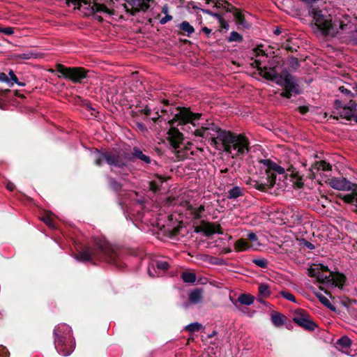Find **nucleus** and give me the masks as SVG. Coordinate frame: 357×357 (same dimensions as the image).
<instances>
[{"instance_id":"ddd939ff","label":"nucleus","mask_w":357,"mask_h":357,"mask_svg":"<svg viewBox=\"0 0 357 357\" xmlns=\"http://www.w3.org/2000/svg\"><path fill=\"white\" fill-rule=\"evenodd\" d=\"M331 166L329 163L324 160L316 162L310 168V171L314 177L319 172V171L328 172L331 170Z\"/></svg>"},{"instance_id":"1a4fd4ad","label":"nucleus","mask_w":357,"mask_h":357,"mask_svg":"<svg viewBox=\"0 0 357 357\" xmlns=\"http://www.w3.org/2000/svg\"><path fill=\"white\" fill-rule=\"evenodd\" d=\"M56 71L64 78L69 79L73 82H81L86 77V71L82 68L66 67L62 64L56 65Z\"/></svg>"},{"instance_id":"4468645a","label":"nucleus","mask_w":357,"mask_h":357,"mask_svg":"<svg viewBox=\"0 0 357 357\" xmlns=\"http://www.w3.org/2000/svg\"><path fill=\"white\" fill-rule=\"evenodd\" d=\"M169 264L165 261H157L155 264H152L153 269L155 270L156 268L159 272L157 274V276H160L161 274L165 273L169 268ZM148 273L151 277H155L156 275L152 273L151 268L149 267L148 269Z\"/></svg>"},{"instance_id":"e2e57ef3","label":"nucleus","mask_w":357,"mask_h":357,"mask_svg":"<svg viewBox=\"0 0 357 357\" xmlns=\"http://www.w3.org/2000/svg\"><path fill=\"white\" fill-rule=\"evenodd\" d=\"M7 188H8V190H10V191H13V189H14V185H13V184H8V185H7Z\"/></svg>"},{"instance_id":"69168bd1","label":"nucleus","mask_w":357,"mask_h":357,"mask_svg":"<svg viewBox=\"0 0 357 357\" xmlns=\"http://www.w3.org/2000/svg\"><path fill=\"white\" fill-rule=\"evenodd\" d=\"M160 116L158 115V112H156L154 116H153L151 119L153 121H155L156 119H159Z\"/></svg>"},{"instance_id":"5fc2aeb1","label":"nucleus","mask_w":357,"mask_h":357,"mask_svg":"<svg viewBox=\"0 0 357 357\" xmlns=\"http://www.w3.org/2000/svg\"><path fill=\"white\" fill-rule=\"evenodd\" d=\"M137 126L142 131H144V130H146V126L142 123H137Z\"/></svg>"},{"instance_id":"49530a36","label":"nucleus","mask_w":357,"mask_h":357,"mask_svg":"<svg viewBox=\"0 0 357 357\" xmlns=\"http://www.w3.org/2000/svg\"><path fill=\"white\" fill-rule=\"evenodd\" d=\"M248 238L252 242H257V236L253 232H250L248 234Z\"/></svg>"},{"instance_id":"39448f33","label":"nucleus","mask_w":357,"mask_h":357,"mask_svg":"<svg viewBox=\"0 0 357 357\" xmlns=\"http://www.w3.org/2000/svg\"><path fill=\"white\" fill-rule=\"evenodd\" d=\"M54 346L58 353L69 356L74 350L75 342L70 326L66 324H58L54 329Z\"/></svg>"},{"instance_id":"3c124183","label":"nucleus","mask_w":357,"mask_h":357,"mask_svg":"<svg viewBox=\"0 0 357 357\" xmlns=\"http://www.w3.org/2000/svg\"><path fill=\"white\" fill-rule=\"evenodd\" d=\"M290 63L294 68H296L298 66V59L295 57H292L290 60Z\"/></svg>"},{"instance_id":"4be33fe9","label":"nucleus","mask_w":357,"mask_h":357,"mask_svg":"<svg viewBox=\"0 0 357 357\" xmlns=\"http://www.w3.org/2000/svg\"><path fill=\"white\" fill-rule=\"evenodd\" d=\"M259 296L266 298L271 296V291L270 286L266 283H261L258 287Z\"/></svg>"},{"instance_id":"9b49d317","label":"nucleus","mask_w":357,"mask_h":357,"mask_svg":"<svg viewBox=\"0 0 357 357\" xmlns=\"http://www.w3.org/2000/svg\"><path fill=\"white\" fill-rule=\"evenodd\" d=\"M329 184L331 188L338 190L357 191V185L353 183L345 178H333Z\"/></svg>"},{"instance_id":"aec40b11","label":"nucleus","mask_w":357,"mask_h":357,"mask_svg":"<svg viewBox=\"0 0 357 357\" xmlns=\"http://www.w3.org/2000/svg\"><path fill=\"white\" fill-rule=\"evenodd\" d=\"M237 301L241 305H251L255 301V297L250 294H241L239 295Z\"/></svg>"},{"instance_id":"a18cd8bd","label":"nucleus","mask_w":357,"mask_h":357,"mask_svg":"<svg viewBox=\"0 0 357 357\" xmlns=\"http://www.w3.org/2000/svg\"><path fill=\"white\" fill-rule=\"evenodd\" d=\"M172 20V16L171 15H169V14H167L165 15V17H162L160 20V23L161 24H166L167 22L169 21H171Z\"/></svg>"},{"instance_id":"20e7f679","label":"nucleus","mask_w":357,"mask_h":357,"mask_svg":"<svg viewBox=\"0 0 357 357\" xmlns=\"http://www.w3.org/2000/svg\"><path fill=\"white\" fill-rule=\"evenodd\" d=\"M260 168L264 170L266 175V181H259L252 178L245 180L246 184L261 191H265L267 188L273 187L275 183L277 174H284L285 169L269 159L259 161Z\"/></svg>"},{"instance_id":"412c9836","label":"nucleus","mask_w":357,"mask_h":357,"mask_svg":"<svg viewBox=\"0 0 357 357\" xmlns=\"http://www.w3.org/2000/svg\"><path fill=\"white\" fill-rule=\"evenodd\" d=\"M132 155L142 160L145 164L151 163V158L149 156L143 153V152L137 147H134L132 150Z\"/></svg>"},{"instance_id":"ea45409f","label":"nucleus","mask_w":357,"mask_h":357,"mask_svg":"<svg viewBox=\"0 0 357 357\" xmlns=\"http://www.w3.org/2000/svg\"><path fill=\"white\" fill-rule=\"evenodd\" d=\"M343 199L347 203H357V192L344 195Z\"/></svg>"},{"instance_id":"473e14b6","label":"nucleus","mask_w":357,"mask_h":357,"mask_svg":"<svg viewBox=\"0 0 357 357\" xmlns=\"http://www.w3.org/2000/svg\"><path fill=\"white\" fill-rule=\"evenodd\" d=\"M163 183V180L160 177L157 181H153L149 183V188L153 192H156L160 190V185Z\"/></svg>"},{"instance_id":"680f3d73","label":"nucleus","mask_w":357,"mask_h":357,"mask_svg":"<svg viewBox=\"0 0 357 357\" xmlns=\"http://www.w3.org/2000/svg\"><path fill=\"white\" fill-rule=\"evenodd\" d=\"M257 300H258V301H259V303H261V304H263V305H267V302H266V301H265L264 299H262V298H261H261H259Z\"/></svg>"},{"instance_id":"f03ea898","label":"nucleus","mask_w":357,"mask_h":357,"mask_svg":"<svg viewBox=\"0 0 357 357\" xmlns=\"http://www.w3.org/2000/svg\"><path fill=\"white\" fill-rule=\"evenodd\" d=\"M252 66L257 68L259 73L266 79L284 88V91L281 93L282 96L289 98L291 93L296 94L300 93L298 84L288 72L280 75L278 73L275 67L262 66V61L260 59H256Z\"/></svg>"},{"instance_id":"cd10ccee","label":"nucleus","mask_w":357,"mask_h":357,"mask_svg":"<svg viewBox=\"0 0 357 357\" xmlns=\"http://www.w3.org/2000/svg\"><path fill=\"white\" fill-rule=\"evenodd\" d=\"M179 28L183 32H185L188 36H190L192 33H194L195 29L190 24V23L187 21H183L179 24Z\"/></svg>"},{"instance_id":"2f4dec72","label":"nucleus","mask_w":357,"mask_h":357,"mask_svg":"<svg viewBox=\"0 0 357 357\" xmlns=\"http://www.w3.org/2000/svg\"><path fill=\"white\" fill-rule=\"evenodd\" d=\"M214 18H215L218 20V22L222 29H224L226 30L229 29V25L228 22L225 20V18L223 17V16L222 15L217 13V15H214Z\"/></svg>"},{"instance_id":"864d4df0","label":"nucleus","mask_w":357,"mask_h":357,"mask_svg":"<svg viewBox=\"0 0 357 357\" xmlns=\"http://www.w3.org/2000/svg\"><path fill=\"white\" fill-rule=\"evenodd\" d=\"M202 31L205 33L206 34L207 36H208L209 34H211V29L206 27V26H204L202 29Z\"/></svg>"},{"instance_id":"338daca9","label":"nucleus","mask_w":357,"mask_h":357,"mask_svg":"<svg viewBox=\"0 0 357 357\" xmlns=\"http://www.w3.org/2000/svg\"><path fill=\"white\" fill-rule=\"evenodd\" d=\"M307 248H310V249H314V245H312V243H307Z\"/></svg>"},{"instance_id":"c03bdc74","label":"nucleus","mask_w":357,"mask_h":357,"mask_svg":"<svg viewBox=\"0 0 357 357\" xmlns=\"http://www.w3.org/2000/svg\"><path fill=\"white\" fill-rule=\"evenodd\" d=\"M339 91L345 96H348L349 97H353L354 94L347 89L344 86L339 87Z\"/></svg>"},{"instance_id":"6ab92c4d","label":"nucleus","mask_w":357,"mask_h":357,"mask_svg":"<svg viewBox=\"0 0 357 357\" xmlns=\"http://www.w3.org/2000/svg\"><path fill=\"white\" fill-rule=\"evenodd\" d=\"M271 319L275 326L279 327L285 323L287 318L284 315L275 312L271 314Z\"/></svg>"},{"instance_id":"f257e3e1","label":"nucleus","mask_w":357,"mask_h":357,"mask_svg":"<svg viewBox=\"0 0 357 357\" xmlns=\"http://www.w3.org/2000/svg\"><path fill=\"white\" fill-rule=\"evenodd\" d=\"M169 123L172 126L177 123L176 126H181L183 131L192 134L195 137L211 141V144H215L217 139H219L225 151L233 158H242L249 151L250 143L244 135L222 130L202 117L201 114L193 113L188 108L178 109Z\"/></svg>"},{"instance_id":"a878e982","label":"nucleus","mask_w":357,"mask_h":357,"mask_svg":"<svg viewBox=\"0 0 357 357\" xmlns=\"http://www.w3.org/2000/svg\"><path fill=\"white\" fill-rule=\"evenodd\" d=\"M243 195L241 188L238 186L231 188L227 192V198L229 199H236Z\"/></svg>"},{"instance_id":"c756f323","label":"nucleus","mask_w":357,"mask_h":357,"mask_svg":"<svg viewBox=\"0 0 357 357\" xmlns=\"http://www.w3.org/2000/svg\"><path fill=\"white\" fill-rule=\"evenodd\" d=\"M346 281V278L342 274H338L333 278V282L336 287L342 288Z\"/></svg>"},{"instance_id":"de8ad7c7","label":"nucleus","mask_w":357,"mask_h":357,"mask_svg":"<svg viewBox=\"0 0 357 357\" xmlns=\"http://www.w3.org/2000/svg\"><path fill=\"white\" fill-rule=\"evenodd\" d=\"M0 81L1 82H6V83H10V79L8 77V76L3 73H0Z\"/></svg>"},{"instance_id":"dca6fc26","label":"nucleus","mask_w":357,"mask_h":357,"mask_svg":"<svg viewBox=\"0 0 357 357\" xmlns=\"http://www.w3.org/2000/svg\"><path fill=\"white\" fill-rule=\"evenodd\" d=\"M204 210V206L202 205L192 206L189 204L187 207L188 213L190 214L193 219L200 218Z\"/></svg>"},{"instance_id":"6e6d98bb","label":"nucleus","mask_w":357,"mask_h":357,"mask_svg":"<svg viewBox=\"0 0 357 357\" xmlns=\"http://www.w3.org/2000/svg\"><path fill=\"white\" fill-rule=\"evenodd\" d=\"M0 353L3 355V357H7L8 351L5 347H0Z\"/></svg>"},{"instance_id":"f8f14e48","label":"nucleus","mask_w":357,"mask_h":357,"mask_svg":"<svg viewBox=\"0 0 357 357\" xmlns=\"http://www.w3.org/2000/svg\"><path fill=\"white\" fill-rule=\"evenodd\" d=\"M135 12L145 11L149 8L151 0H126Z\"/></svg>"},{"instance_id":"37998d69","label":"nucleus","mask_w":357,"mask_h":357,"mask_svg":"<svg viewBox=\"0 0 357 357\" xmlns=\"http://www.w3.org/2000/svg\"><path fill=\"white\" fill-rule=\"evenodd\" d=\"M347 109L351 110L352 112L354 113V112L356 109L357 105L355 102V101L351 100L347 105L344 106Z\"/></svg>"},{"instance_id":"0e129e2a","label":"nucleus","mask_w":357,"mask_h":357,"mask_svg":"<svg viewBox=\"0 0 357 357\" xmlns=\"http://www.w3.org/2000/svg\"><path fill=\"white\" fill-rule=\"evenodd\" d=\"M231 252L230 248H224L222 251V253H229Z\"/></svg>"},{"instance_id":"423d86ee","label":"nucleus","mask_w":357,"mask_h":357,"mask_svg":"<svg viewBox=\"0 0 357 357\" xmlns=\"http://www.w3.org/2000/svg\"><path fill=\"white\" fill-rule=\"evenodd\" d=\"M67 3L74 6V8L80 10L85 15H93L98 21L103 17L112 15V11L103 4H99L94 0H66Z\"/></svg>"},{"instance_id":"bf43d9fd","label":"nucleus","mask_w":357,"mask_h":357,"mask_svg":"<svg viewBox=\"0 0 357 357\" xmlns=\"http://www.w3.org/2000/svg\"><path fill=\"white\" fill-rule=\"evenodd\" d=\"M168 10H169V8H168L167 5H165V6H162V12L164 14H165V15L168 14Z\"/></svg>"},{"instance_id":"a19ab883","label":"nucleus","mask_w":357,"mask_h":357,"mask_svg":"<svg viewBox=\"0 0 357 357\" xmlns=\"http://www.w3.org/2000/svg\"><path fill=\"white\" fill-rule=\"evenodd\" d=\"M317 297H318L319 301L323 305H324L325 306H326L329 308H331V303L330 301L326 296H324L321 294H317Z\"/></svg>"},{"instance_id":"c9c22d12","label":"nucleus","mask_w":357,"mask_h":357,"mask_svg":"<svg viewBox=\"0 0 357 357\" xmlns=\"http://www.w3.org/2000/svg\"><path fill=\"white\" fill-rule=\"evenodd\" d=\"M41 220L44 222L49 227L55 229V225L53 223L52 217L50 215H45L41 217Z\"/></svg>"},{"instance_id":"09e8293b","label":"nucleus","mask_w":357,"mask_h":357,"mask_svg":"<svg viewBox=\"0 0 357 357\" xmlns=\"http://www.w3.org/2000/svg\"><path fill=\"white\" fill-rule=\"evenodd\" d=\"M227 6L225 5L224 3L220 2V1H216L215 3H214V7L217 8H224L225 9L227 8Z\"/></svg>"},{"instance_id":"f704fd0d","label":"nucleus","mask_w":357,"mask_h":357,"mask_svg":"<svg viewBox=\"0 0 357 357\" xmlns=\"http://www.w3.org/2000/svg\"><path fill=\"white\" fill-rule=\"evenodd\" d=\"M202 326L201 324H199L198 322H194L188 324L185 329L190 332H195L199 331L202 328Z\"/></svg>"},{"instance_id":"e433bc0d","label":"nucleus","mask_w":357,"mask_h":357,"mask_svg":"<svg viewBox=\"0 0 357 357\" xmlns=\"http://www.w3.org/2000/svg\"><path fill=\"white\" fill-rule=\"evenodd\" d=\"M280 294L287 301H291L293 303H296V298L295 296L291 294L289 291H281L280 292Z\"/></svg>"},{"instance_id":"052dcab7","label":"nucleus","mask_w":357,"mask_h":357,"mask_svg":"<svg viewBox=\"0 0 357 357\" xmlns=\"http://www.w3.org/2000/svg\"><path fill=\"white\" fill-rule=\"evenodd\" d=\"M315 274H316L315 269L312 268V269L309 270V275H310V276H315Z\"/></svg>"},{"instance_id":"0eeeda50","label":"nucleus","mask_w":357,"mask_h":357,"mask_svg":"<svg viewBox=\"0 0 357 357\" xmlns=\"http://www.w3.org/2000/svg\"><path fill=\"white\" fill-rule=\"evenodd\" d=\"M167 139L170 146L178 153H181L183 157H188L190 155H194L195 151H202L201 147H195L194 144L190 142H184L183 140V135L178 130L171 128L168 132Z\"/></svg>"},{"instance_id":"603ef678","label":"nucleus","mask_w":357,"mask_h":357,"mask_svg":"<svg viewBox=\"0 0 357 357\" xmlns=\"http://www.w3.org/2000/svg\"><path fill=\"white\" fill-rule=\"evenodd\" d=\"M142 112L143 113L146 115V116H150L151 114V109L148 107V106H146L143 109H142Z\"/></svg>"},{"instance_id":"393cba45","label":"nucleus","mask_w":357,"mask_h":357,"mask_svg":"<svg viewBox=\"0 0 357 357\" xmlns=\"http://www.w3.org/2000/svg\"><path fill=\"white\" fill-rule=\"evenodd\" d=\"M235 250L238 252H243L249 250L251 246H249L248 242L243 238L238 239L234 244Z\"/></svg>"},{"instance_id":"f3484780","label":"nucleus","mask_w":357,"mask_h":357,"mask_svg":"<svg viewBox=\"0 0 357 357\" xmlns=\"http://www.w3.org/2000/svg\"><path fill=\"white\" fill-rule=\"evenodd\" d=\"M234 17L238 24V28L242 27L243 29L250 28V24L245 20V15L239 10H236L234 13Z\"/></svg>"},{"instance_id":"8fccbe9b","label":"nucleus","mask_w":357,"mask_h":357,"mask_svg":"<svg viewBox=\"0 0 357 357\" xmlns=\"http://www.w3.org/2000/svg\"><path fill=\"white\" fill-rule=\"evenodd\" d=\"M200 10L202 13H206L207 15H211V16H212L213 17H214V15H217V13H213L211 10H208V9L201 8Z\"/></svg>"},{"instance_id":"79ce46f5","label":"nucleus","mask_w":357,"mask_h":357,"mask_svg":"<svg viewBox=\"0 0 357 357\" xmlns=\"http://www.w3.org/2000/svg\"><path fill=\"white\" fill-rule=\"evenodd\" d=\"M0 33H2L6 36H10L14 33V29L13 27H0Z\"/></svg>"},{"instance_id":"7c9ffc66","label":"nucleus","mask_w":357,"mask_h":357,"mask_svg":"<svg viewBox=\"0 0 357 357\" xmlns=\"http://www.w3.org/2000/svg\"><path fill=\"white\" fill-rule=\"evenodd\" d=\"M181 278L185 282L194 283L196 280V275L192 273L184 272L181 275Z\"/></svg>"},{"instance_id":"4d7b16f0","label":"nucleus","mask_w":357,"mask_h":357,"mask_svg":"<svg viewBox=\"0 0 357 357\" xmlns=\"http://www.w3.org/2000/svg\"><path fill=\"white\" fill-rule=\"evenodd\" d=\"M189 6H190L192 7V8H193V9H199V10H200V9H201L200 8H199V7L197 6V5L196 4V3H195V2H194V1L189 2Z\"/></svg>"},{"instance_id":"774afa93","label":"nucleus","mask_w":357,"mask_h":357,"mask_svg":"<svg viewBox=\"0 0 357 357\" xmlns=\"http://www.w3.org/2000/svg\"><path fill=\"white\" fill-rule=\"evenodd\" d=\"M219 1H220V2L224 3L226 6H229V3L227 1V0H219Z\"/></svg>"},{"instance_id":"5701e85b","label":"nucleus","mask_w":357,"mask_h":357,"mask_svg":"<svg viewBox=\"0 0 357 357\" xmlns=\"http://www.w3.org/2000/svg\"><path fill=\"white\" fill-rule=\"evenodd\" d=\"M204 232L206 236H210L213 234H222L220 231V227L219 225H215L213 224H207L204 227Z\"/></svg>"},{"instance_id":"9d476101","label":"nucleus","mask_w":357,"mask_h":357,"mask_svg":"<svg viewBox=\"0 0 357 357\" xmlns=\"http://www.w3.org/2000/svg\"><path fill=\"white\" fill-rule=\"evenodd\" d=\"M293 321L305 330L313 331L317 324L310 319L309 314L303 310H297L293 314Z\"/></svg>"},{"instance_id":"c85d7f7f","label":"nucleus","mask_w":357,"mask_h":357,"mask_svg":"<svg viewBox=\"0 0 357 357\" xmlns=\"http://www.w3.org/2000/svg\"><path fill=\"white\" fill-rule=\"evenodd\" d=\"M243 36L235 31H231L229 36L227 38V42H229V43H232V42L241 43V42H243Z\"/></svg>"},{"instance_id":"58836bf2","label":"nucleus","mask_w":357,"mask_h":357,"mask_svg":"<svg viewBox=\"0 0 357 357\" xmlns=\"http://www.w3.org/2000/svg\"><path fill=\"white\" fill-rule=\"evenodd\" d=\"M252 262L257 266L263 268H266L268 265V261L264 258L255 259H253Z\"/></svg>"},{"instance_id":"b1692460","label":"nucleus","mask_w":357,"mask_h":357,"mask_svg":"<svg viewBox=\"0 0 357 357\" xmlns=\"http://www.w3.org/2000/svg\"><path fill=\"white\" fill-rule=\"evenodd\" d=\"M337 347L341 349H347L351 345V341L347 336H343L336 342Z\"/></svg>"},{"instance_id":"2eb2a0df","label":"nucleus","mask_w":357,"mask_h":357,"mask_svg":"<svg viewBox=\"0 0 357 357\" xmlns=\"http://www.w3.org/2000/svg\"><path fill=\"white\" fill-rule=\"evenodd\" d=\"M188 298L190 303L193 304L201 303L203 301L202 289H195L191 290L188 294Z\"/></svg>"},{"instance_id":"a211bd4d","label":"nucleus","mask_w":357,"mask_h":357,"mask_svg":"<svg viewBox=\"0 0 357 357\" xmlns=\"http://www.w3.org/2000/svg\"><path fill=\"white\" fill-rule=\"evenodd\" d=\"M335 105L336 107L342 109L340 112V114L342 118H344L347 120H350L351 119V117L355 116H354V113L352 112L351 110L347 109L345 107H342V106H341L342 102L340 100H336L335 102Z\"/></svg>"},{"instance_id":"72a5a7b5","label":"nucleus","mask_w":357,"mask_h":357,"mask_svg":"<svg viewBox=\"0 0 357 357\" xmlns=\"http://www.w3.org/2000/svg\"><path fill=\"white\" fill-rule=\"evenodd\" d=\"M9 76H10V83H8L10 85H13V83L17 84L20 86H24L25 85L23 82H18L17 76L15 75L13 70H10L9 72Z\"/></svg>"},{"instance_id":"13d9d810","label":"nucleus","mask_w":357,"mask_h":357,"mask_svg":"<svg viewBox=\"0 0 357 357\" xmlns=\"http://www.w3.org/2000/svg\"><path fill=\"white\" fill-rule=\"evenodd\" d=\"M110 184L114 187V188L117 190V188L119 187V185H118V183L114 180L111 179L110 180Z\"/></svg>"},{"instance_id":"7ed1b4c3","label":"nucleus","mask_w":357,"mask_h":357,"mask_svg":"<svg viewBox=\"0 0 357 357\" xmlns=\"http://www.w3.org/2000/svg\"><path fill=\"white\" fill-rule=\"evenodd\" d=\"M95 242L97 250L87 248L79 255H75V259L78 261L84 263L98 260L116 264L115 253L109 243L102 239L97 240Z\"/></svg>"},{"instance_id":"4c0bfd02","label":"nucleus","mask_w":357,"mask_h":357,"mask_svg":"<svg viewBox=\"0 0 357 357\" xmlns=\"http://www.w3.org/2000/svg\"><path fill=\"white\" fill-rule=\"evenodd\" d=\"M16 57L24 60H28L31 58H36V54L33 53L31 52H28L25 53L19 54L16 56Z\"/></svg>"},{"instance_id":"6e6552de","label":"nucleus","mask_w":357,"mask_h":357,"mask_svg":"<svg viewBox=\"0 0 357 357\" xmlns=\"http://www.w3.org/2000/svg\"><path fill=\"white\" fill-rule=\"evenodd\" d=\"M130 155L124 152L105 151L100 152L96 151L95 153V163L100 166L103 162H106L110 166L123 167L126 166L129 161Z\"/></svg>"},{"instance_id":"bb28decb","label":"nucleus","mask_w":357,"mask_h":357,"mask_svg":"<svg viewBox=\"0 0 357 357\" xmlns=\"http://www.w3.org/2000/svg\"><path fill=\"white\" fill-rule=\"evenodd\" d=\"M144 200L137 199V200H135V202L134 203L135 207L136 208V209L137 211V220H140L142 222L144 221V216L148 215V214L145 215L144 213L142 214L139 211L140 210H143V208H144Z\"/></svg>"}]
</instances>
